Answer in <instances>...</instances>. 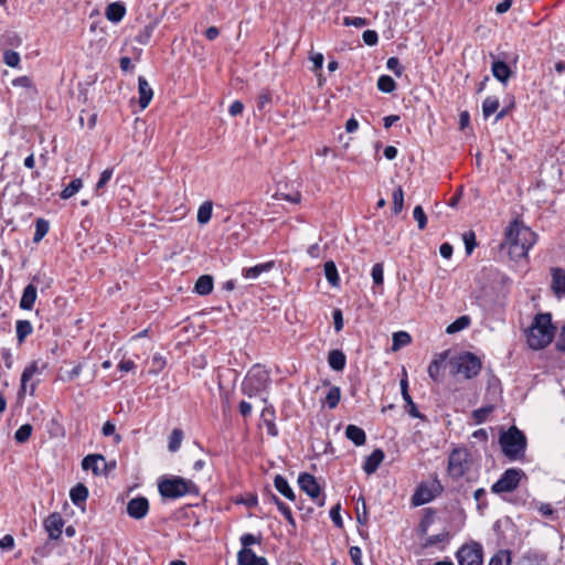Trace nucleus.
Masks as SVG:
<instances>
[{
    "instance_id": "1",
    "label": "nucleus",
    "mask_w": 565,
    "mask_h": 565,
    "mask_svg": "<svg viewBox=\"0 0 565 565\" xmlns=\"http://www.w3.org/2000/svg\"><path fill=\"white\" fill-rule=\"evenodd\" d=\"M535 242L536 234L516 220L507 230L508 253L511 259L519 260L526 257Z\"/></svg>"
},
{
    "instance_id": "2",
    "label": "nucleus",
    "mask_w": 565,
    "mask_h": 565,
    "mask_svg": "<svg viewBox=\"0 0 565 565\" xmlns=\"http://www.w3.org/2000/svg\"><path fill=\"white\" fill-rule=\"evenodd\" d=\"M553 337L552 316L550 313L536 315L526 334L529 347L533 350L543 349L552 342Z\"/></svg>"
},
{
    "instance_id": "3",
    "label": "nucleus",
    "mask_w": 565,
    "mask_h": 565,
    "mask_svg": "<svg viewBox=\"0 0 565 565\" xmlns=\"http://www.w3.org/2000/svg\"><path fill=\"white\" fill-rule=\"evenodd\" d=\"M499 444L505 457L518 460L524 457L527 443L524 433L511 426L507 431L501 433Z\"/></svg>"
},
{
    "instance_id": "4",
    "label": "nucleus",
    "mask_w": 565,
    "mask_h": 565,
    "mask_svg": "<svg viewBox=\"0 0 565 565\" xmlns=\"http://www.w3.org/2000/svg\"><path fill=\"white\" fill-rule=\"evenodd\" d=\"M159 493L163 498L178 499L185 494H199L198 486L188 479L172 477L163 479L158 484Z\"/></svg>"
},
{
    "instance_id": "5",
    "label": "nucleus",
    "mask_w": 565,
    "mask_h": 565,
    "mask_svg": "<svg viewBox=\"0 0 565 565\" xmlns=\"http://www.w3.org/2000/svg\"><path fill=\"white\" fill-rule=\"evenodd\" d=\"M472 466L471 454L467 448L458 447L450 451L448 456V475L452 479H460L463 477Z\"/></svg>"
},
{
    "instance_id": "6",
    "label": "nucleus",
    "mask_w": 565,
    "mask_h": 565,
    "mask_svg": "<svg viewBox=\"0 0 565 565\" xmlns=\"http://www.w3.org/2000/svg\"><path fill=\"white\" fill-rule=\"evenodd\" d=\"M269 383V374L260 366H254L246 375L242 391L245 395L253 397L266 390Z\"/></svg>"
},
{
    "instance_id": "7",
    "label": "nucleus",
    "mask_w": 565,
    "mask_h": 565,
    "mask_svg": "<svg viewBox=\"0 0 565 565\" xmlns=\"http://www.w3.org/2000/svg\"><path fill=\"white\" fill-rule=\"evenodd\" d=\"M481 366V360L470 352L462 353L451 361L452 373L462 374L467 380L477 376Z\"/></svg>"
},
{
    "instance_id": "8",
    "label": "nucleus",
    "mask_w": 565,
    "mask_h": 565,
    "mask_svg": "<svg viewBox=\"0 0 565 565\" xmlns=\"http://www.w3.org/2000/svg\"><path fill=\"white\" fill-rule=\"evenodd\" d=\"M459 565H482L483 548L478 542L463 544L456 553Z\"/></svg>"
},
{
    "instance_id": "9",
    "label": "nucleus",
    "mask_w": 565,
    "mask_h": 565,
    "mask_svg": "<svg viewBox=\"0 0 565 565\" xmlns=\"http://www.w3.org/2000/svg\"><path fill=\"white\" fill-rule=\"evenodd\" d=\"M522 475L521 469L510 468L505 470L500 479L492 484L491 491L497 494L514 491L520 484Z\"/></svg>"
},
{
    "instance_id": "10",
    "label": "nucleus",
    "mask_w": 565,
    "mask_h": 565,
    "mask_svg": "<svg viewBox=\"0 0 565 565\" xmlns=\"http://www.w3.org/2000/svg\"><path fill=\"white\" fill-rule=\"evenodd\" d=\"M299 488L306 492L312 500H317L318 505L324 504V498L320 499L321 488L317 482L315 476L308 472H302L298 477Z\"/></svg>"
},
{
    "instance_id": "11",
    "label": "nucleus",
    "mask_w": 565,
    "mask_h": 565,
    "mask_svg": "<svg viewBox=\"0 0 565 565\" xmlns=\"http://www.w3.org/2000/svg\"><path fill=\"white\" fill-rule=\"evenodd\" d=\"M441 490V486L438 481H435L430 487L422 483L417 487L414 494L412 495V504L419 507L430 502L438 491Z\"/></svg>"
},
{
    "instance_id": "12",
    "label": "nucleus",
    "mask_w": 565,
    "mask_h": 565,
    "mask_svg": "<svg viewBox=\"0 0 565 565\" xmlns=\"http://www.w3.org/2000/svg\"><path fill=\"white\" fill-rule=\"evenodd\" d=\"M127 514L134 520H142L149 512V501L146 497H136L128 501Z\"/></svg>"
},
{
    "instance_id": "13",
    "label": "nucleus",
    "mask_w": 565,
    "mask_h": 565,
    "mask_svg": "<svg viewBox=\"0 0 565 565\" xmlns=\"http://www.w3.org/2000/svg\"><path fill=\"white\" fill-rule=\"evenodd\" d=\"M82 468L84 470H92L95 476H100L107 468L105 457L99 454H92L84 457L82 460Z\"/></svg>"
},
{
    "instance_id": "14",
    "label": "nucleus",
    "mask_w": 565,
    "mask_h": 565,
    "mask_svg": "<svg viewBox=\"0 0 565 565\" xmlns=\"http://www.w3.org/2000/svg\"><path fill=\"white\" fill-rule=\"evenodd\" d=\"M64 520L60 513H52L44 520V529L51 540H57L62 535Z\"/></svg>"
},
{
    "instance_id": "15",
    "label": "nucleus",
    "mask_w": 565,
    "mask_h": 565,
    "mask_svg": "<svg viewBox=\"0 0 565 565\" xmlns=\"http://www.w3.org/2000/svg\"><path fill=\"white\" fill-rule=\"evenodd\" d=\"M237 565H268L263 556H257L250 548H242L237 553Z\"/></svg>"
},
{
    "instance_id": "16",
    "label": "nucleus",
    "mask_w": 565,
    "mask_h": 565,
    "mask_svg": "<svg viewBox=\"0 0 565 565\" xmlns=\"http://www.w3.org/2000/svg\"><path fill=\"white\" fill-rule=\"evenodd\" d=\"M401 393H402L403 399L405 402L406 412L414 418L423 419L424 415L422 413H419L416 404L413 402V399L408 393V382L406 379L401 380Z\"/></svg>"
},
{
    "instance_id": "17",
    "label": "nucleus",
    "mask_w": 565,
    "mask_h": 565,
    "mask_svg": "<svg viewBox=\"0 0 565 565\" xmlns=\"http://www.w3.org/2000/svg\"><path fill=\"white\" fill-rule=\"evenodd\" d=\"M385 458V454L382 449H375L371 452L370 456L366 457L364 463H363V470L366 475H372L374 473L380 465L382 463V461L384 460Z\"/></svg>"
},
{
    "instance_id": "18",
    "label": "nucleus",
    "mask_w": 565,
    "mask_h": 565,
    "mask_svg": "<svg viewBox=\"0 0 565 565\" xmlns=\"http://www.w3.org/2000/svg\"><path fill=\"white\" fill-rule=\"evenodd\" d=\"M138 93H139V106L141 109H145L150 104L153 90L147 79L142 76H139L138 78Z\"/></svg>"
},
{
    "instance_id": "19",
    "label": "nucleus",
    "mask_w": 565,
    "mask_h": 565,
    "mask_svg": "<svg viewBox=\"0 0 565 565\" xmlns=\"http://www.w3.org/2000/svg\"><path fill=\"white\" fill-rule=\"evenodd\" d=\"M552 289L561 298L565 297V269L552 268Z\"/></svg>"
},
{
    "instance_id": "20",
    "label": "nucleus",
    "mask_w": 565,
    "mask_h": 565,
    "mask_svg": "<svg viewBox=\"0 0 565 565\" xmlns=\"http://www.w3.org/2000/svg\"><path fill=\"white\" fill-rule=\"evenodd\" d=\"M36 297V287L32 284L26 285L20 299V308L23 310H31L34 306Z\"/></svg>"
},
{
    "instance_id": "21",
    "label": "nucleus",
    "mask_w": 565,
    "mask_h": 565,
    "mask_svg": "<svg viewBox=\"0 0 565 565\" xmlns=\"http://www.w3.org/2000/svg\"><path fill=\"white\" fill-rule=\"evenodd\" d=\"M275 266V262L270 260L264 264H258L249 268H243L242 275L246 279H256L260 274L271 270Z\"/></svg>"
},
{
    "instance_id": "22",
    "label": "nucleus",
    "mask_w": 565,
    "mask_h": 565,
    "mask_svg": "<svg viewBox=\"0 0 565 565\" xmlns=\"http://www.w3.org/2000/svg\"><path fill=\"white\" fill-rule=\"evenodd\" d=\"M126 14V7L122 2H113L107 6L105 15L114 23H118Z\"/></svg>"
},
{
    "instance_id": "23",
    "label": "nucleus",
    "mask_w": 565,
    "mask_h": 565,
    "mask_svg": "<svg viewBox=\"0 0 565 565\" xmlns=\"http://www.w3.org/2000/svg\"><path fill=\"white\" fill-rule=\"evenodd\" d=\"M492 75L501 83H507L511 77V68L503 61H493L491 66Z\"/></svg>"
},
{
    "instance_id": "24",
    "label": "nucleus",
    "mask_w": 565,
    "mask_h": 565,
    "mask_svg": "<svg viewBox=\"0 0 565 565\" xmlns=\"http://www.w3.org/2000/svg\"><path fill=\"white\" fill-rule=\"evenodd\" d=\"M345 437L351 440L355 446H362L366 441V435L365 431L355 426V425H349L345 428Z\"/></svg>"
},
{
    "instance_id": "25",
    "label": "nucleus",
    "mask_w": 565,
    "mask_h": 565,
    "mask_svg": "<svg viewBox=\"0 0 565 565\" xmlns=\"http://www.w3.org/2000/svg\"><path fill=\"white\" fill-rule=\"evenodd\" d=\"M274 486H275L276 490L279 493H281L286 499H288L290 501H295L296 500V494H295L294 490L289 486L287 479L284 478L282 476L277 475L275 477Z\"/></svg>"
},
{
    "instance_id": "26",
    "label": "nucleus",
    "mask_w": 565,
    "mask_h": 565,
    "mask_svg": "<svg viewBox=\"0 0 565 565\" xmlns=\"http://www.w3.org/2000/svg\"><path fill=\"white\" fill-rule=\"evenodd\" d=\"M88 497V489L83 483H77L75 487H73L70 491V498L72 502L81 507L84 504Z\"/></svg>"
},
{
    "instance_id": "27",
    "label": "nucleus",
    "mask_w": 565,
    "mask_h": 565,
    "mask_svg": "<svg viewBox=\"0 0 565 565\" xmlns=\"http://www.w3.org/2000/svg\"><path fill=\"white\" fill-rule=\"evenodd\" d=\"M213 290V277L210 275H202L198 278L194 285V291L198 295L206 296Z\"/></svg>"
},
{
    "instance_id": "28",
    "label": "nucleus",
    "mask_w": 565,
    "mask_h": 565,
    "mask_svg": "<svg viewBox=\"0 0 565 565\" xmlns=\"http://www.w3.org/2000/svg\"><path fill=\"white\" fill-rule=\"evenodd\" d=\"M328 363L334 371H342L345 367L347 358L340 350H332L328 355Z\"/></svg>"
},
{
    "instance_id": "29",
    "label": "nucleus",
    "mask_w": 565,
    "mask_h": 565,
    "mask_svg": "<svg viewBox=\"0 0 565 565\" xmlns=\"http://www.w3.org/2000/svg\"><path fill=\"white\" fill-rule=\"evenodd\" d=\"M412 341V338L408 332L406 331H397L393 333L392 338V351H398L401 348L409 344Z\"/></svg>"
},
{
    "instance_id": "30",
    "label": "nucleus",
    "mask_w": 565,
    "mask_h": 565,
    "mask_svg": "<svg viewBox=\"0 0 565 565\" xmlns=\"http://www.w3.org/2000/svg\"><path fill=\"white\" fill-rule=\"evenodd\" d=\"M33 331L32 323L29 320H18L15 326L17 339L22 343Z\"/></svg>"
},
{
    "instance_id": "31",
    "label": "nucleus",
    "mask_w": 565,
    "mask_h": 565,
    "mask_svg": "<svg viewBox=\"0 0 565 565\" xmlns=\"http://www.w3.org/2000/svg\"><path fill=\"white\" fill-rule=\"evenodd\" d=\"M324 276L332 287H337L339 285L340 278L334 262L329 260L324 264Z\"/></svg>"
},
{
    "instance_id": "32",
    "label": "nucleus",
    "mask_w": 565,
    "mask_h": 565,
    "mask_svg": "<svg viewBox=\"0 0 565 565\" xmlns=\"http://www.w3.org/2000/svg\"><path fill=\"white\" fill-rule=\"evenodd\" d=\"M39 366H38V362H32L31 364L26 365L22 372V375H21V388H20V393L21 392H25L26 390V384L29 383V381L33 377L34 374L39 373Z\"/></svg>"
},
{
    "instance_id": "33",
    "label": "nucleus",
    "mask_w": 565,
    "mask_h": 565,
    "mask_svg": "<svg viewBox=\"0 0 565 565\" xmlns=\"http://www.w3.org/2000/svg\"><path fill=\"white\" fill-rule=\"evenodd\" d=\"M39 366H38V362H32L31 364L26 365L22 372V375H21V388H20V393L21 392H25L26 390V384L29 383V381L33 377L34 374L39 373Z\"/></svg>"
},
{
    "instance_id": "34",
    "label": "nucleus",
    "mask_w": 565,
    "mask_h": 565,
    "mask_svg": "<svg viewBox=\"0 0 565 565\" xmlns=\"http://www.w3.org/2000/svg\"><path fill=\"white\" fill-rule=\"evenodd\" d=\"M271 501L277 505L278 510L281 512V514L285 516V519L288 521V523L292 527H295L296 521L292 516L290 508L275 494H271Z\"/></svg>"
},
{
    "instance_id": "35",
    "label": "nucleus",
    "mask_w": 565,
    "mask_h": 565,
    "mask_svg": "<svg viewBox=\"0 0 565 565\" xmlns=\"http://www.w3.org/2000/svg\"><path fill=\"white\" fill-rule=\"evenodd\" d=\"M500 106L498 97L489 96L482 103V114L484 118L490 117L498 111Z\"/></svg>"
},
{
    "instance_id": "36",
    "label": "nucleus",
    "mask_w": 565,
    "mask_h": 565,
    "mask_svg": "<svg viewBox=\"0 0 565 565\" xmlns=\"http://www.w3.org/2000/svg\"><path fill=\"white\" fill-rule=\"evenodd\" d=\"M471 320L468 316H461L459 318H457L454 322H451L447 328H446V332L448 334H454L456 332H459L463 329H466L467 327H469Z\"/></svg>"
},
{
    "instance_id": "37",
    "label": "nucleus",
    "mask_w": 565,
    "mask_h": 565,
    "mask_svg": "<svg viewBox=\"0 0 565 565\" xmlns=\"http://www.w3.org/2000/svg\"><path fill=\"white\" fill-rule=\"evenodd\" d=\"M83 186L82 179L77 178L71 181L68 185L64 188V190L61 192L60 196L63 200H67L75 195Z\"/></svg>"
},
{
    "instance_id": "38",
    "label": "nucleus",
    "mask_w": 565,
    "mask_h": 565,
    "mask_svg": "<svg viewBox=\"0 0 565 565\" xmlns=\"http://www.w3.org/2000/svg\"><path fill=\"white\" fill-rule=\"evenodd\" d=\"M50 230V223L44 218H38L35 222V232L33 236V242L39 243L43 239V237L47 234Z\"/></svg>"
},
{
    "instance_id": "39",
    "label": "nucleus",
    "mask_w": 565,
    "mask_h": 565,
    "mask_svg": "<svg viewBox=\"0 0 565 565\" xmlns=\"http://www.w3.org/2000/svg\"><path fill=\"white\" fill-rule=\"evenodd\" d=\"M444 361H445V358L440 356L439 359H435L434 361H431L428 366V375L435 382L440 381V377H441L440 371L444 365Z\"/></svg>"
},
{
    "instance_id": "40",
    "label": "nucleus",
    "mask_w": 565,
    "mask_h": 565,
    "mask_svg": "<svg viewBox=\"0 0 565 565\" xmlns=\"http://www.w3.org/2000/svg\"><path fill=\"white\" fill-rule=\"evenodd\" d=\"M213 204L211 201H205L198 211V222L200 224H206L212 216Z\"/></svg>"
},
{
    "instance_id": "41",
    "label": "nucleus",
    "mask_w": 565,
    "mask_h": 565,
    "mask_svg": "<svg viewBox=\"0 0 565 565\" xmlns=\"http://www.w3.org/2000/svg\"><path fill=\"white\" fill-rule=\"evenodd\" d=\"M183 439V431L179 428H174L169 436L168 448L170 451L175 452L181 447Z\"/></svg>"
},
{
    "instance_id": "42",
    "label": "nucleus",
    "mask_w": 565,
    "mask_h": 565,
    "mask_svg": "<svg viewBox=\"0 0 565 565\" xmlns=\"http://www.w3.org/2000/svg\"><path fill=\"white\" fill-rule=\"evenodd\" d=\"M449 537L450 535L448 531H443L439 534L427 536L423 543V547H430L439 543H448Z\"/></svg>"
},
{
    "instance_id": "43",
    "label": "nucleus",
    "mask_w": 565,
    "mask_h": 565,
    "mask_svg": "<svg viewBox=\"0 0 565 565\" xmlns=\"http://www.w3.org/2000/svg\"><path fill=\"white\" fill-rule=\"evenodd\" d=\"M393 199V213L395 215L399 214L404 206V192L402 186H397L392 194Z\"/></svg>"
},
{
    "instance_id": "44",
    "label": "nucleus",
    "mask_w": 565,
    "mask_h": 565,
    "mask_svg": "<svg viewBox=\"0 0 565 565\" xmlns=\"http://www.w3.org/2000/svg\"><path fill=\"white\" fill-rule=\"evenodd\" d=\"M377 88L383 93H392L396 88L395 81L388 75H381L377 79Z\"/></svg>"
},
{
    "instance_id": "45",
    "label": "nucleus",
    "mask_w": 565,
    "mask_h": 565,
    "mask_svg": "<svg viewBox=\"0 0 565 565\" xmlns=\"http://www.w3.org/2000/svg\"><path fill=\"white\" fill-rule=\"evenodd\" d=\"M341 398V390L338 386H332L326 395V404L329 408H335Z\"/></svg>"
},
{
    "instance_id": "46",
    "label": "nucleus",
    "mask_w": 565,
    "mask_h": 565,
    "mask_svg": "<svg viewBox=\"0 0 565 565\" xmlns=\"http://www.w3.org/2000/svg\"><path fill=\"white\" fill-rule=\"evenodd\" d=\"M493 405H486L472 412V418L476 424H482L487 420L488 416L493 412Z\"/></svg>"
},
{
    "instance_id": "47",
    "label": "nucleus",
    "mask_w": 565,
    "mask_h": 565,
    "mask_svg": "<svg viewBox=\"0 0 565 565\" xmlns=\"http://www.w3.org/2000/svg\"><path fill=\"white\" fill-rule=\"evenodd\" d=\"M32 431L33 427L30 424H24L20 426L14 434L15 441L19 444L28 441L32 435Z\"/></svg>"
},
{
    "instance_id": "48",
    "label": "nucleus",
    "mask_w": 565,
    "mask_h": 565,
    "mask_svg": "<svg viewBox=\"0 0 565 565\" xmlns=\"http://www.w3.org/2000/svg\"><path fill=\"white\" fill-rule=\"evenodd\" d=\"M511 553L507 550L499 551L493 555L489 562V565H510Z\"/></svg>"
},
{
    "instance_id": "49",
    "label": "nucleus",
    "mask_w": 565,
    "mask_h": 565,
    "mask_svg": "<svg viewBox=\"0 0 565 565\" xmlns=\"http://www.w3.org/2000/svg\"><path fill=\"white\" fill-rule=\"evenodd\" d=\"M113 172L114 170L113 169H106L104 170L102 173H100V177H99V180L98 182L96 183V186H95V192L97 195H100L102 194V190L105 188V185L109 182V180L111 179L113 177Z\"/></svg>"
},
{
    "instance_id": "50",
    "label": "nucleus",
    "mask_w": 565,
    "mask_h": 565,
    "mask_svg": "<svg viewBox=\"0 0 565 565\" xmlns=\"http://www.w3.org/2000/svg\"><path fill=\"white\" fill-rule=\"evenodd\" d=\"M273 97L269 90H262L257 97V109L265 111L267 106L271 104Z\"/></svg>"
},
{
    "instance_id": "51",
    "label": "nucleus",
    "mask_w": 565,
    "mask_h": 565,
    "mask_svg": "<svg viewBox=\"0 0 565 565\" xmlns=\"http://www.w3.org/2000/svg\"><path fill=\"white\" fill-rule=\"evenodd\" d=\"M462 239L465 243L466 252L468 255L472 253L475 247L477 246L476 234L472 231L465 232L462 235Z\"/></svg>"
},
{
    "instance_id": "52",
    "label": "nucleus",
    "mask_w": 565,
    "mask_h": 565,
    "mask_svg": "<svg viewBox=\"0 0 565 565\" xmlns=\"http://www.w3.org/2000/svg\"><path fill=\"white\" fill-rule=\"evenodd\" d=\"M3 62L10 67H17L20 63V55L15 51L7 50L3 53Z\"/></svg>"
},
{
    "instance_id": "53",
    "label": "nucleus",
    "mask_w": 565,
    "mask_h": 565,
    "mask_svg": "<svg viewBox=\"0 0 565 565\" xmlns=\"http://www.w3.org/2000/svg\"><path fill=\"white\" fill-rule=\"evenodd\" d=\"M371 276H372L373 282L375 285H377V286L383 285L384 269H383V265L381 263H377L372 267Z\"/></svg>"
},
{
    "instance_id": "54",
    "label": "nucleus",
    "mask_w": 565,
    "mask_h": 565,
    "mask_svg": "<svg viewBox=\"0 0 565 565\" xmlns=\"http://www.w3.org/2000/svg\"><path fill=\"white\" fill-rule=\"evenodd\" d=\"M413 216L415 221L418 223V228L424 230L427 225V217L420 205H416L414 207Z\"/></svg>"
},
{
    "instance_id": "55",
    "label": "nucleus",
    "mask_w": 565,
    "mask_h": 565,
    "mask_svg": "<svg viewBox=\"0 0 565 565\" xmlns=\"http://www.w3.org/2000/svg\"><path fill=\"white\" fill-rule=\"evenodd\" d=\"M239 541L241 544L243 545L242 548H249L250 545L260 544L262 536H255L254 534L246 533L241 536Z\"/></svg>"
},
{
    "instance_id": "56",
    "label": "nucleus",
    "mask_w": 565,
    "mask_h": 565,
    "mask_svg": "<svg viewBox=\"0 0 565 565\" xmlns=\"http://www.w3.org/2000/svg\"><path fill=\"white\" fill-rule=\"evenodd\" d=\"M386 67L398 77L403 74V67L401 66L399 60L395 56L387 60Z\"/></svg>"
},
{
    "instance_id": "57",
    "label": "nucleus",
    "mask_w": 565,
    "mask_h": 565,
    "mask_svg": "<svg viewBox=\"0 0 565 565\" xmlns=\"http://www.w3.org/2000/svg\"><path fill=\"white\" fill-rule=\"evenodd\" d=\"M115 430H116L115 424L109 422V420H107L103 425V428H102V433H103L104 436H111V435H114L116 443H119L121 440V436L118 435V434H115Z\"/></svg>"
},
{
    "instance_id": "58",
    "label": "nucleus",
    "mask_w": 565,
    "mask_h": 565,
    "mask_svg": "<svg viewBox=\"0 0 565 565\" xmlns=\"http://www.w3.org/2000/svg\"><path fill=\"white\" fill-rule=\"evenodd\" d=\"M344 25H353L355 28H362L367 24L366 19L360 17H345L343 20Z\"/></svg>"
},
{
    "instance_id": "59",
    "label": "nucleus",
    "mask_w": 565,
    "mask_h": 565,
    "mask_svg": "<svg viewBox=\"0 0 565 565\" xmlns=\"http://www.w3.org/2000/svg\"><path fill=\"white\" fill-rule=\"evenodd\" d=\"M362 39H363V41H364V43L366 45L373 46V45H375L377 43L379 35L373 30H366V31L363 32Z\"/></svg>"
},
{
    "instance_id": "60",
    "label": "nucleus",
    "mask_w": 565,
    "mask_h": 565,
    "mask_svg": "<svg viewBox=\"0 0 565 565\" xmlns=\"http://www.w3.org/2000/svg\"><path fill=\"white\" fill-rule=\"evenodd\" d=\"M340 504H335L334 507H332V509L330 510V518L332 520V522L334 523L335 526L338 527H342V519H341V515H340Z\"/></svg>"
},
{
    "instance_id": "61",
    "label": "nucleus",
    "mask_w": 565,
    "mask_h": 565,
    "mask_svg": "<svg viewBox=\"0 0 565 565\" xmlns=\"http://www.w3.org/2000/svg\"><path fill=\"white\" fill-rule=\"evenodd\" d=\"M350 557L354 565H363L362 563V551L358 546H352L349 551Z\"/></svg>"
},
{
    "instance_id": "62",
    "label": "nucleus",
    "mask_w": 565,
    "mask_h": 565,
    "mask_svg": "<svg viewBox=\"0 0 565 565\" xmlns=\"http://www.w3.org/2000/svg\"><path fill=\"white\" fill-rule=\"evenodd\" d=\"M14 547V539L10 534H6L0 539V548L2 551H10Z\"/></svg>"
},
{
    "instance_id": "63",
    "label": "nucleus",
    "mask_w": 565,
    "mask_h": 565,
    "mask_svg": "<svg viewBox=\"0 0 565 565\" xmlns=\"http://www.w3.org/2000/svg\"><path fill=\"white\" fill-rule=\"evenodd\" d=\"M152 29L149 26H146L136 38L137 42L140 44H147L149 39L151 38Z\"/></svg>"
},
{
    "instance_id": "64",
    "label": "nucleus",
    "mask_w": 565,
    "mask_h": 565,
    "mask_svg": "<svg viewBox=\"0 0 565 565\" xmlns=\"http://www.w3.org/2000/svg\"><path fill=\"white\" fill-rule=\"evenodd\" d=\"M556 349L561 352H565V324L562 327L557 341Z\"/></svg>"
}]
</instances>
